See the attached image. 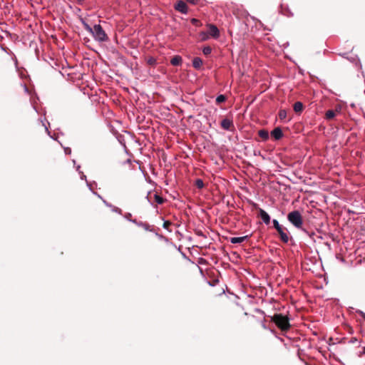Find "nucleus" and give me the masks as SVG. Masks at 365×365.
Here are the masks:
<instances>
[{"label": "nucleus", "instance_id": "5", "mask_svg": "<svg viewBox=\"0 0 365 365\" xmlns=\"http://www.w3.org/2000/svg\"><path fill=\"white\" fill-rule=\"evenodd\" d=\"M208 28V34L215 38H217L220 36V31L217 27L213 24H209Z\"/></svg>", "mask_w": 365, "mask_h": 365}, {"label": "nucleus", "instance_id": "30", "mask_svg": "<svg viewBox=\"0 0 365 365\" xmlns=\"http://www.w3.org/2000/svg\"><path fill=\"white\" fill-rule=\"evenodd\" d=\"M363 354H365V346L363 348Z\"/></svg>", "mask_w": 365, "mask_h": 365}, {"label": "nucleus", "instance_id": "16", "mask_svg": "<svg viewBox=\"0 0 365 365\" xmlns=\"http://www.w3.org/2000/svg\"><path fill=\"white\" fill-rule=\"evenodd\" d=\"M154 198H155V202L158 205H161V204H163L164 202V199L161 196L158 195V194H155L154 195Z\"/></svg>", "mask_w": 365, "mask_h": 365}, {"label": "nucleus", "instance_id": "20", "mask_svg": "<svg viewBox=\"0 0 365 365\" xmlns=\"http://www.w3.org/2000/svg\"><path fill=\"white\" fill-rule=\"evenodd\" d=\"M226 100V98L224 95H219L217 98H216V102L217 103H221L224 101H225Z\"/></svg>", "mask_w": 365, "mask_h": 365}, {"label": "nucleus", "instance_id": "29", "mask_svg": "<svg viewBox=\"0 0 365 365\" xmlns=\"http://www.w3.org/2000/svg\"><path fill=\"white\" fill-rule=\"evenodd\" d=\"M324 282H326V284H327V277H326L325 276H324Z\"/></svg>", "mask_w": 365, "mask_h": 365}, {"label": "nucleus", "instance_id": "9", "mask_svg": "<svg viewBox=\"0 0 365 365\" xmlns=\"http://www.w3.org/2000/svg\"><path fill=\"white\" fill-rule=\"evenodd\" d=\"M247 239H248V235H245V236H242V237H231L230 239V242L232 244H238V243L243 242Z\"/></svg>", "mask_w": 365, "mask_h": 365}, {"label": "nucleus", "instance_id": "7", "mask_svg": "<svg viewBox=\"0 0 365 365\" xmlns=\"http://www.w3.org/2000/svg\"><path fill=\"white\" fill-rule=\"evenodd\" d=\"M221 126L223 129L229 130L233 126V123L231 120L225 118L221 121Z\"/></svg>", "mask_w": 365, "mask_h": 365}, {"label": "nucleus", "instance_id": "12", "mask_svg": "<svg viewBox=\"0 0 365 365\" xmlns=\"http://www.w3.org/2000/svg\"><path fill=\"white\" fill-rule=\"evenodd\" d=\"M182 57L180 56H175L170 61L173 66H179L182 63Z\"/></svg>", "mask_w": 365, "mask_h": 365}, {"label": "nucleus", "instance_id": "22", "mask_svg": "<svg viewBox=\"0 0 365 365\" xmlns=\"http://www.w3.org/2000/svg\"><path fill=\"white\" fill-rule=\"evenodd\" d=\"M212 48L210 46H205L202 49V52L205 55H208L211 53Z\"/></svg>", "mask_w": 365, "mask_h": 365}, {"label": "nucleus", "instance_id": "27", "mask_svg": "<svg viewBox=\"0 0 365 365\" xmlns=\"http://www.w3.org/2000/svg\"><path fill=\"white\" fill-rule=\"evenodd\" d=\"M192 23H194V24H195V23H197V19H192Z\"/></svg>", "mask_w": 365, "mask_h": 365}, {"label": "nucleus", "instance_id": "28", "mask_svg": "<svg viewBox=\"0 0 365 365\" xmlns=\"http://www.w3.org/2000/svg\"><path fill=\"white\" fill-rule=\"evenodd\" d=\"M349 213L354 214L355 212L354 211H351L350 210H348Z\"/></svg>", "mask_w": 365, "mask_h": 365}, {"label": "nucleus", "instance_id": "4", "mask_svg": "<svg viewBox=\"0 0 365 365\" xmlns=\"http://www.w3.org/2000/svg\"><path fill=\"white\" fill-rule=\"evenodd\" d=\"M175 9L180 11L182 14H187V6L183 1H178L175 5Z\"/></svg>", "mask_w": 365, "mask_h": 365}, {"label": "nucleus", "instance_id": "11", "mask_svg": "<svg viewBox=\"0 0 365 365\" xmlns=\"http://www.w3.org/2000/svg\"><path fill=\"white\" fill-rule=\"evenodd\" d=\"M202 65V60L199 57H195L192 60V66L195 68L199 69Z\"/></svg>", "mask_w": 365, "mask_h": 365}, {"label": "nucleus", "instance_id": "6", "mask_svg": "<svg viewBox=\"0 0 365 365\" xmlns=\"http://www.w3.org/2000/svg\"><path fill=\"white\" fill-rule=\"evenodd\" d=\"M259 214L264 224L269 225L270 222V217L263 209H259Z\"/></svg>", "mask_w": 365, "mask_h": 365}, {"label": "nucleus", "instance_id": "19", "mask_svg": "<svg viewBox=\"0 0 365 365\" xmlns=\"http://www.w3.org/2000/svg\"><path fill=\"white\" fill-rule=\"evenodd\" d=\"M200 37L201 40L205 41L209 38V34H208V33L202 31V32L200 33Z\"/></svg>", "mask_w": 365, "mask_h": 365}, {"label": "nucleus", "instance_id": "1", "mask_svg": "<svg viewBox=\"0 0 365 365\" xmlns=\"http://www.w3.org/2000/svg\"><path fill=\"white\" fill-rule=\"evenodd\" d=\"M287 220L296 228L300 229L302 227L303 220H302V215L299 211L294 210V211L289 212L287 215Z\"/></svg>", "mask_w": 365, "mask_h": 365}, {"label": "nucleus", "instance_id": "18", "mask_svg": "<svg viewBox=\"0 0 365 365\" xmlns=\"http://www.w3.org/2000/svg\"><path fill=\"white\" fill-rule=\"evenodd\" d=\"M279 118L281 120H284L287 118V111L285 110H280L279 112Z\"/></svg>", "mask_w": 365, "mask_h": 365}, {"label": "nucleus", "instance_id": "3", "mask_svg": "<svg viewBox=\"0 0 365 365\" xmlns=\"http://www.w3.org/2000/svg\"><path fill=\"white\" fill-rule=\"evenodd\" d=\"M272 320L282 331L287 330L290 327L288 317L281 314H275Z\"/></svg>", "mask_w": 365, "mask_h": 365}, {"label": "nucleus", "instance_id": "15", "mask_svg": "<svg viewBox=\"0 0 365 365\" xmlns=\"http://www.w3.org/2000/svg\"><path fill=\"white\" fill-rule=\"evenodd\" d=\"M336 115L335 111L329 110L326 113V118L328 120L332 119Z\"/></svg>", "mask_w": 365, "mask_h": 365}, {"label": "nucleus", "instance_id": "25", "mask_svg": "<svg viewBox=\"0 0 365 365\" xmlns=\"http://www.w3.org/2000/svg\"><path fill=\"white\" fill-rule=\"evenodd\" d=\"M187 2H190L192 4H196L199 0H186Z\"/></svg>", "mask_w": 365, "mask_h": 365}, {"label": "nucleus", "instance_id": "24", "mask_svg": "<svg viewBox=\"0 0 365 365\" xmlns=\"http://www.w3.org/2000/svg\"><path fill=\"white\" fill-rule=\"evenodd\" d=\"M83 26L85 28V29L88 31L89 33L91 34L92 31H93V27H91L88 24L86 23H83Z\"/></svg>", "mask_w": 365, "mask_h": 365}, {"label": "nucleus", "instance_id": "8", "mask_svg": "<svg viewBox=\"0 0 365 365\" xmlns=\"http://www.w3.org/2000/svg\"><path fill=\"white\" fill-rule=\"evenodd\" d=\"M271 135L275 139V140H279L282 138L283 133L280 128L277 127L275 128L272 132Z\"/></svg>", "mask_w": 365, "mask_h": 365}, {"label": "nucleus", "instance_id": "14", "mask_svg": "<svg viewBox=\"0 0 365 365\" xmlns=\"http://www.w3.org/2000/svg\"><path fill=\"white\" fill-rule=\"evenodd\" d=\"M303 108H304L303 104L299 101H297L294 104V110L296 113L302 112L303 110Z\"/></svg>", "mask_w": 365, "mask_h": 365}, {"label": "nucleus", "instance_id": "10", "mask_svg": "<svg viewBox=\"0 0 365 365\" xmlns=\"http://www.w3.org/2000/svg\"><path fill=\"white\" fill-rule=\"evenodd\" d=\"M277 232L280 236L281 240L285 243L288 242L289 236L287 233L285 232L284 229L282 227L280 230H277Z\"/></svg>", "mask_w": 365, "mask_h": 365}, {"label": "nucleus", "instance_id": "2", "mask_svg": "<svg viewBox=\"0 0 365 365\" xmlns=\"http://www.w3.org/2000/svg\"><path fill=\"white\" fill-rule=\"evenodd\" d=\"M91 34L94 39L99 42H104L108 39L107 34L100 24L93 26Z\"/></svg>", "mask_w": 365, "mask_h": 365}, {"label": "nucleus", "instance_id": "23", "mask_svg": "<svg viewBox=\"0 0 365 365\" xmlns=\"http://www.w3.org/2000/svg\"><path fill=\"white\" fill-rule=\"evenodd\" d=\"M195 185L198 188H202L204 186L203 181L201 179H197L195 182Z\"/></svg>", "mask_w": 365, "mask_h": 365}, {"label": "nucleus", "instance_id": "21", "mask_svg": "<svg viewBox=\"0 0 365 365\" xmlns=\"http://www.w3.org/2000/svg\"><path fill=\"white\" fill-rule=\"evenodd\" d=\"M273 225L274 228L277 230H280L282 227L279 225V222L277 220H272Z\"/></svg>", "mask_w": 365, "mask_h": 365}, {"label": "nucleus", "instance_id": "17", "mask_svg": "<svg viewBox=\"0 0 365 365\" xmlns=\"http://www.w3.org/2000/svg\"><path fill=\"white\" fill-rule=\"evenodd\" d=\"M172 225V222L168 220H165L163 225V227L164 229L168 230L169 232H171V230H170V226Z\"/></svg>", "mask_w": 365, "mask_h": 365}, {"label": "nucleus", "instance_id": "13", "mask_svg": "<svg viewBox=\"0 0 365 365\" xmlns=\"http://www.w3.org/2000/svg\"><path fill=\"white\" fill-rule=\"evenodd\" d=\"M258 135L264 140L269 138V133L267 130L262 129L258 131Z\"/></svg>", "mask_w": 365, "mask_h": 365}, {"label": "nucleus", "instance_id": "26", "mask_svg": "<svg viewBox=\"0 0 365 365\" xmlns=\"http://www.w3.org/2000/svg\"><path fill=\"white\" fill-rule=\"evenodd\" d=\"M262 327L264 328V329H267V327H266V324L264 322H262Z\"/></svg>", "mask_w": 365, "mask_h": 365}]
</instances>
